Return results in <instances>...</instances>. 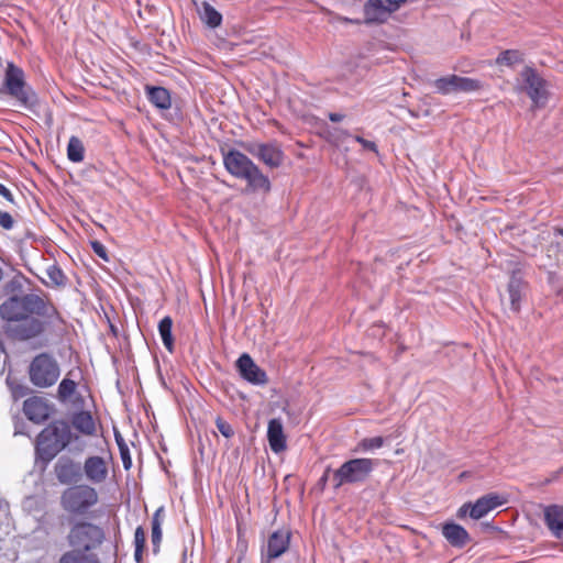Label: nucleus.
I'll use <instances>...</instances> for the list:
<instances>
[{"instance_id": "f257e3e1", "label": "nucleus", "mask_w": 563, "mask_h": 563, "mask_svg": "<svg viewBox=\"0 0 563 563\" xmlns=\"http://www.w3.org/2000/svg\"><path fill=\"white\" fill-rule=\"evenodd\" d=\"M104 531L97 525L79 521L71 526L67 541L71 551L65 553L58 563H99L92 551L101 545Z\"/></svg>"}, {"instance_id": "f03ea898", "label": "nucleus", "mask_w": 563, "mask_h": 563, "mask_svg": "<svg viewBox=\"0 0 563 563\" xmlns=\"http://www.w3.org/2000/svg\"><path fill=\"white\" fill-rule=\"evenodd\" d=\"M223 165L227 172L238 179L247 183V187L252 191L271 190V181L266 175L262 173L254 162L238 150H230L223 154Z\"/></svg>"}, {"instance_id": "7ed1b4c3", "label": "nucleus", "mask_w": 563, "mask_h": 563, "mask_svg": "<svg viewBox=\"0 0 563 563\" xmlns=\"http://www.w3.org/2000/svg\"><path fill=\"white\" fill-rule=\"evenodd\" d=\"M78 437L71 432L65 420H55L46 426L37 437L36 453L43 461L49 462Z\"/></svg>"}, {"instance_id": "20e7f679", "label": "nucleus", "mask_w": 563, "mask_h": 563, "mask_svg": "<svg viewBox=\"0 0 563 563\" xmlns=\"http://www.w3.org/2000/svg\"><path fill=\"white\" fill-rule=\"evenodd\" d=\"M2 91L25 110L35 111L38 106L37 93L26 84L24 71L12 63L7 66Z\"/></svg>"}, {"instance_id": "39448f33", "label": "nucleus", "mask_w": 563, "mask_h": 563, "mask_svg": "<svg viewBox=\"0 0 563 563\" xmlns=\"http://www.w3.org/2000/svg\"><path fill=\"white\" fill-rule=\"evenodd\" d=\"M377 465L378 462L373 459H351L333 472V487L365 483Z\"/></svg>"}, {"instance_id": "423d86ee", "label": "nucleus", "mask_w": 563, "mask_h": 563, "mask_svg": "<svg viewBox=\"0 0 563 563\" xmlns=\"http://www.w3.org/2000/svg\"><path fill=\"white\" fill-rule=\"evenodd\" d=\"M97 490L89 485H75L65 489L60 496V506L71 515L85 516L98 504Z\"/></svg>"}, {"instance_id": "0eeeda50", "label": "nucleus", "mask_w": 563, "mask_h": 563, "mask_svg": "<svg viewBox=\"0 0 563 563\" xmlns=\"http://www.w3.org/2000/svg\"><path fill=\"white\" fill-rule=\"evenodd\" d=\"M59 375L60 368L57 361L47 353L36 355L29 366L30 382L38 388L53 386Z\"/></svg>"}, {"instance_id": "6e6552de", "label": "nucleus", "mask_w": 563, "mask_h": 563, "mask_svg": "<svg viewBox=\"0 0 563 563\" xmlns=\"http://www.w3.org/2000/svg\"><path fill=\"white\" fill-rule=\"evenodd\" d=\"M522 89L533 104L543 106L548 99L547 81L533 69L526 66L520 73Z\"/></svg>"}, {"instance_id": "1a4fd4ad", "label": "nucleus", "mask_w": 563, "mask_h": 563, "mask_svg": "<svg viewBox=\"0 0 563 563\" xmlns=\"http://www.w3.org/2000/svg\"><path fill=\"white\" fill-rule=\"evenodd\" d=\"M435 92L446 96L456 92H473L481 88V82L468 77L449 75L440 77L432 82Z\"/></svg>"}, {"instance_id": "9d476101", "label": "nucleus", "mask_w": 563, "mask_h": 563, "mask_svg": "<svg viewBox=\"0 0 563 563\" xmlns=\"http://www.w3.org/2000/svg\"><path fill=\"white\" fill-rule=\"evenodd\" d=\"M252 156L263 162L269 168H278L285 158L284 152L277 142H252L245 145Z\"/></svg>"}, {"instance_id": "9b49d317", "label": "nucleus", "mask_w": 563, "mask_h": 563, "mask_svg": "<svg viewBox=\"0 0 563 563\" xmlns=\"http://www.w3.org/2000/svg\"><path fill=\"white\" fill-rule=\"evenodd\" d=\"M406 0H367L364 4V22L383 23L397 11Z\"/></svg>"}, {"instance_id": "f8f14e48", "label": "nucleus", "mask_w": 563, "mask_h": 563, "mask_svg": "<svg viewBox=\"0 0 563 563\" xmlns=\"http://www.w3.org/2000/svg\"><path fill=\"white\" fill-rule=\"evenodd\" d=\"M505 499L496 494H487L478 498L473 505L464 504L459 509V516L464 517L467 512L473 519H481L485 517L489 511L501 506Z\"/></svg>"}, {"instance_id": "ddd939ff", "label": "nucleus", "mask_w": 563, "mask_h": 563, "mask_svg": "<svg viewBox=\"0 0 563 563\" xmlns=\"http://www.w3.org/2000/svg\"><path fill=\"white\" fill-rule=\"evenodd\" d=\"M238 371L243 379L253 385H264L267 382V375L260 366L255 364L252 357L244 353L236 361Z\"/></svg>"}, {"instance_id": "4468645a", "label": "nucleus", "mask_w": 563, "mask_h": 563, "mask_svg": "<svg viewBox=\"0 0 563 563\" xmlns=\"http://www.w3.org/2000/svg\"><path fill=\"white\" fill-rule=\"evenodd\" d=\"M52 410V406L48 401L38 396L30 397L23 404V412L25 417L37 424L46 421L49 418Z\"/></svg>"}, {"instance_id": "2eb2a0df", "label": "nucleus", "mask_w": 563, "mask_h": 563, "mask_svg": "<svg viewBox=\"0 0 563 563\" xmlns=\"http://www.w3.org/2000/svg\"><path fill=\"white\" fill-rule=\"evenodd\" d=\"M54 473L60 484L76 483L81 477V465L69 456H60L54 466Z\"/></svg>"}, {"instance_id": "dca6fc26", "label": "nucleus", "mask_w": 563, "mask_h": 563, "mask_svg": "<svg viewBox=\"0 0 563 563\" xmlns=\"http://www.w3.org/2000/svg\"><path fill=\"white\" fill-rule=\"evenodd\" d=\"M18 322L8 330L15 339L30 340L44 331V322L36 318L26 317Z\"/></svg>"}, {"instance_id": "f3484780", "label": "nucleus", "mask_w": 563, "mask_h": 563, "mask_svg": "<svg viewBox=\"0 0 563 563\" xmlns=\"http://www.w3.org/2000/svg\"><path fill=\"white\" fill-rule=\"evenodd\" d=\"M84 471L87 479L93 484H101L108 477V465L101 456H89L86 459L81 472Z\"/></svg>"}, {"instance_id": "a211bd4d", "label": "nucleus", "mask_w": 563, "mask_h": 563, "mask_svg": "<svg viewBox=\"0 0 563 563\" xmlns=\"http://www.w3.org/2000/svg\"><path fill=\"white\" fill-rule=\"evenodd\" d=\"M290 532L288 530H277L271 534L267 541L268 559L280 556L289 547Z\"/></svg>"}, {"instance_id": "6ab92c4d", "label": "nucleus", "mask_w": 563, "mask_h": 563, "mask_svg": "<svg viewBox=\"0 0 563 563\" xmlns=\"http://www.w3.org/2000/svg\"><path fill=\"white\" fill-rule=\"evenodd\" d=\"M0 316L7 321L18 322L26 318L20 296H12L0 306Z\"/></svg>"}, {"instance_id": "aec40b11", "label": "nucleus", "mask_w": 563, "mask_h": 563, "mask_svg": "<svg viewBox=\"0 0 563 563\" xmlns=\"http://www.w3.org/2000/svg\"><path fill=\"white\" fill-rule=\"evenodd\" d=\"M267 439L274 453H280L286 449V437L280 419H272L267 427Z\"/></svg>"}, {"instance_id": "412c9836", "label": "nucleus", "mask_w": 563, "mask_h": 563, "mask_svg": "<svg viewBox=\"0 0 563 563\" xmlns=\"http://www.w3.org/2000/svg\"><path fill=\"white\" fill-rule=\"evenodd\" d=\"M526 292V284L522 277L514 273L508 283V295L510 300V310L515 313L519 312L521 299Z\"/></svg>"}, {"instance_id": "4be33fe9", "label": "nucleus", "mask_w": 563, "mask_h": 563, "mask_svg": "<svg viewBox=\"0 0 563 563\" xmlns=\"http://www.w3.org/2000/svg\"><path fill=\"white\" fill-rule=\"evenodd\" d=\"M544 520L550 531L563 539V506L552 505L544 509Z\"/></svg>"}, {"instance_id": "5701e85b", "label": "nucleus", "mask_w": 563, "mask_h": 563, "mask_svg": "<svg viewBox=\"0 0 563 563\" xmlns=\"http://www.w3.org/2000/svg\"><path fill=\"white\" fill-rule=\"evenodd\" d=\"M442 534L453 545L462 548L470 541L467 531L455 522H448L442 526Z\"/></svg>"}, {"instance_id": "b1692460", "label": "nucleus", "mask_w": 563, "mask_h": 563, "mask_svg": "<svg viewBox=\"0 0 563 563\" xmlns=\"http://www.w3.org/2000/svg\"><path fill=\"white\" fill-rule=\"evenodd\" d=\"M71 426L81 434L92 437L97 432L96 422L89 411H77L71 415Z\"/></svg>"}, {"instance_id": "393cba45", "label": "nucleus", "mask_w": 563, "mask_h": 563, "mask_svg": "<svg viewBox=\"0 0 563 563\" xmlns=\"http://www.w3.org/2000/svg\"><path fill=\"white\" fill-rule=\"evenodd\" d=\"M146 95L150 102L158 109L167 110L172 106L170 95L163 87H146Z\"/></svg>"}, {"instance_id": "a878e982", "label": "nucleus", "mask_w": 563, "mask_h": 563, "mask_svg": "<svg viewBox=\"0 0 563 563\" xmlns=\"http://www.w3.org/2000/svg\"><path fill=\"white\" fill-rule=\"evenodd\" d=\"M164 510L163 507L158 508L153 517H152V549L154 553H157L159 551V545L162 542V523L164 519L163 515Z\"/></svg>"}, {"instance_id": "bb28decb", "label": "nucleus", "mask_w": 563, "mask_h": 563, "mask_svg": "<svg viewBox=\"0 0 563 563\" xmlns=\"http://www.w3.org/2000/svg\"><path fill=\"white\" fill-rule=\"evenodd\" d=\"M21 301L23 303L24 312L26 317L33 318V314L38 316L42 312V308L44 307V299L36 294H26L20 296Z\"/></svg>"}, {"instance_id": "cd10ccee", "label": "nucleus", "mask_w": 563, "mask_h": 563, "mask_svg": "<svg viewBox=\"0 0 563 563\" xmlns=\"http://www.w3.org/2000/svg\"><path fill=\"white\" fill-rule=\"evenodd\" d=\"M173 320L170 317H164L158 323V332L161 339L163 341L164 346L173 352L174 349V338L172 333Z\"/></svg>"}, {"instance_id": "c85d7f7f", "label": "nucleus", "mask_w": 563, "mask_h": 563, "mask_svg": "<svg viewBox=\"0 0 563 563\" xmlns=\"http://www.w3.org/2000/svg\"><path fill=\"white\" fill-rule=\"evenodd\" d=\"M200 16L212 29L218 27L222 22V15L208 2H203Z\"/></svg>"}, {"instance_id": "c756f323", "label": "nucleus", "mask_w": 563, "mask_h": 563, "mask_svg": "<svg viewBox=\"0 0 563 563\" xmlns=\"http://www.w3.org/2000/svg\"><path fill=\"white\" fill-rule=\"evenodd\" d=\"M84 154L85 147L82 142L78 137L71 136L67 145L68 159L74 163H79L84 159Z\"/></svg>"}, {"instance_id": "7c9ffc66", "label": "nucleus", "mask_w": 563, "mask_h": 563, "mask_svg": "<svg viewBox=\"0 0 563 563\" xmlns=\"http://www.w3.org/2000/svg\"><path fill=\"white\" fill-rule=\"evenodd\" d=\"M77 384L67 377H65L58 385L57 397L59 401L65 402L76 391Z\"/></svg>"}, {"instance_id": "2f4dec72", "label": "nucleus", "mask_w": 563, "mask_h": 563, "mask_svg": "<svg viewBox=\"0 0 563 563\" xmlns=\"http://www.w3.org/2000/svg\"><path fill=\"white\" fill-rule=\"evenodd\" d=\"M384 444L385 438L383 437L364 438L358 442L357 451L373 452L380 449Z\"/></svg>"}, {"instance_id": "473e14b6", "label": "nucleus", "mask_w": 563, "mask_h": 563, "mask_svg": "<svg viewBox=\"0 0 563 563\" xmlns=\"http://www.w3.org/2000/svg\"><path fill=\"white\" fill-rule=\"evenodd\" d=\"M114 437H115L117 444L119 446L123 466L125 470H129L132 465L129 446L126 445V443L124 442V439L122 438V435L119 432H114Z\"/></svg>"}, {"instance_id": "72a5a7b5", "label": "nucleus", "mask_w": 563, "mask_h": 563, "mask_svg": "<svg viewBox=\"0 0 563 563\" xmlns=\"http://www.w3.org/2000/svg\"><path fill=\"white\" fill-rule=\"evenodd\" d=\"M145 532L142 527H137L134 532V544H135V551H134V559L137 563L142 560L143 549L145 545Z\"/></svg>"}, {"instance_id": "f704fd0d", "label": "nucleus", "mask_w": 563, "mask_h": 563, "mask_svg": "<svg viewBox=\"0 0 563 563\" xmlns=\"http://www.w3.org/2000/svg\"><path fill=\"white\" fill-rule=\"evenodd\" d=\"M521 55L518 51L508 49L500 53L497 57V63L500 65L511 66L520 62Z\"/></svg>"}, {"instance_id": "c9c22d12", "label": "nucleus", "mask_w": 563, "mask_h": 563, "mask_svg": "<svg viewBox=\"0 0 563 563\" xmlns=\"http://www.w3.org/2000/svg\"><path fill=\"white\" fill-rule=\"evenodd\" d=\"M41 311L42 312H40L38 316L46 318L48 320V322H51V323H54L56 321H62L60 314L57 311V309L52 303H47L45 300H44V307L42 308Z\"/></svg>"}, {"instance_id": "e433bc0d", "label": "nucleus", "mask_w": 563, "mask_h": 563, "mask_svg": "<svg viewBox=\"0 0 563 563\" xmlns=\"http://www.w3.org/2000/svg\"><path fill=\"white\" fill-rule=\"evenodd\" d=\"M216 426L219 430V432L224 437V438H231L233 435V429L232 427L230 426V423H228L227 421H224L222 418L218 417L216 419Z\"/></svg>"}, {"instance_id": "4c0bfd02", "label": "nucleus", "mask_w": 563, "mask_h": 563, "mask_svg": "<svg viewBox=\"0 0 563 563\" xmlns=\"http://www.w3.org/2000/svg\"><path fill=\"white\" fill-rule=\"evenodd\" d=\"M14 227V220L9 212L0 210V228L3 230H11Z\"/></svg>"}, {"instance_id": "58836bf2", "label": "nucleus", "mask_w": 563, "mask_h": 563, "mask_svg": "<svg viewBox=\"0 0 563 563\" xmlns=\"http://www.w3.org/2000/svg\"><path fill=\"white\" fill-rule=\"evenodd\" d=\"M91 247L96 255H98L100 258L108 261V254L104 245L98 241L91 242Z\"/></svg>"}, {"instance_id": "ea45409f", "label": "nucleus", "mask_w": 563, "mask_h": 563, "mask_svg": "<svg viewBox=\"0 0 563 563\" xmlns=\"http://www.w3.org/2000/svg\"><path fill=\"white\" fill-rule=\"evenodd\" d=\"M354 140L360 143L363 148L367 150V151H372V152H377V146L376 144L373 142V141H368V140H365L364 137L362 136H355Z\"/></svg>"}, {"instance_id": "a19ab883", "label": "nucleus", "mask_w": 563, "mask_h": 563, "mask_svg": "<svg viewBox=\"0 0 563 563\" xmlns=\"http://www.w3.org/2000/svg\"><path fill=\"white\" fill-rule=\"evenodd\" d=\"M555 243L558 245V247L560 249V252H561V255L560 257L558 258V261H562L563 262V230H558L555 232Z\"/></svg>"}, {"instance_id": "79ce46f5", "label": "nucleus", "mask_w": 563, "mask_h": 563, "mask_svg": "<svg viewBox=\"0 0 563 563\" xmlns=\"http://www.w3.org/2000/svg\"><path fill=\"white\" fill-rule=\"evenodd\" d=\"M0 195L9 202H14V198H13V195L12 192L0 183Z\"/></svg>"}, {"instance_id": "37998d69", "label": "nucleus", "mask_w": 563, "mask_h": 563, "mask_svg": "<svg viewBox=\"0 0 563 563\" xmlns=\"http://www.w3.org/2000/svg\"><path fill=\"white\" fill-rule=\"evenodd\" d=\"M49 277L56 283L59 284V278L63 277V273L60 269L54 267L52 271L48 272Z\"/></svg>"}, {"instance_id": "c03bdc74", "label": "nucleus", "mask_w": 563, "mask_h": 563, "mask_svg": "<svg viewBox=\"0 0 563 563\" xmlns=\"http://www.w3.org/2000/svg\"><path fill=\"white\" fill-rule=\"evenodd\" d=\"M328 117L332 122H340L344 119V114L336 112H330Z\"/></svg>"}, {"instance_id": "a18cd8bd", "label": "nucleus", "mask_w": 563, "mask_h": 563, "mask_svg": "<svg viewBox=\"0 0 563 563\" xmlns=\"http://www.w3.org/2000/svg\"><path fill=\"white\" fill-rule=\"evenodd\" d=\"M330 471H331V470H330V467H328V468L325 470V472H324L323 476L321 477V482H325V481H327V478H328V476H329Z\"/></svg>"}, {"instance_id": "49530a36", "label": "nucleus", "mask_w": 563, "mask_h": 563, "mask_svg": "<svg viewBox=\"0 0 563 563\" xmlns=\"http://www.w3.org/2000/svg\"><path fill=\"white\" fill-rule=\"evenodd\" d=\"M344 21H345V22H351V23H356V24H358V23H360V21H358V20H351V19H347V18H345V19H344Z\"/></svg>"}, {"instance_id": "de8ad7c7", "label": "nucleus", "mask_w": 563, "mask_h": 563, "mask_svg": "<svg viewBox=\"0 0 563 563\" xmlns=\"http://www.w3.org/2000/svg\"><path fill=\"white\" fill-rule=\"evenodd\" d=\"M2 276H3V273H2V268L0 267V280L2 279Z\"/></svg>"}, {"instance_id": "09e8293b", "label": "nucleus", "mask_w": 563, "mask_h": 563, "mask_svg": "<svg viewBox=\"0 0 563 563\" xmlns=\"http://www.w3.org/2000/svg\"><path fill=\"white\" fill-rule=\"evenodd\" d=\"M559 560L563 562V555Z\"/></svg>"}]
</instances>
